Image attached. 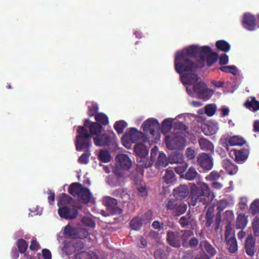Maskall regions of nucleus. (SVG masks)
<instances>
[{
  "instance_id": "nucleus-51",
  "label": "nucleus",
  "mask_w": 259,
  "mask_h": 259,
  "mask_svg": "<svg viewBox=\"0 0 259 259\" xmlns=\"http://www.w3.org/2000/svg\"><path fill=\"white\" fill-rule=\"evenodd\" d=\"M16 245L21 253H24L28 248L27 242L23 239H19L17 241Z\"/></svg>"
},
{
  "instance_id": "nucleus-7",
  "label": "nucleus",
  "mask_w": 259,
  "mask_h": 259,
  "mask_svg": "<svg viewBox=\"0 0 259 259\" xmlns=\"http://www.w3.org/2000/svg\"><path fill=\"white\" fill-rule=\"evenodd\" d=\"M115 137V134L112 131H108L94 138V144L100 147L109 146L113 142Z\"/></svg>"
},
{
  "instance_id": "nucleus-55",
  "label": "nucleus",
  "mask_w": 259,
  "mask_h": 259,
  "mask_svg": "<svg viewBox=\"0 0 259 259\" xmlns=\"http://www.w3.org/2000/svg\"><path fill=\"white\" fill-rule=\"evenodd\" d=\"M91 155V153L89 150L85 151L78 158V162L80 164H86L88 163L89 161V157Z\"/></svg>"
},
{
  "instance_id": "nucleus-32",
  "label": "nucleus",
  "mask_w": 259,
  "mask_h": 259,
  "mask_svg": "<svg viewBox=\"0 0 259 259\" xmlns=\"http://www.w3.org/2000/svg\"><path fill=\"white\" fill-rule=\"evenodd\" d=\"M223 202H224L223 201H220L219 205L217 206V209L219 211L216 214L215 218L214 220V223L213 225L214 230L216 231L219 230L221 222L222 217L221 212L225 208V206H222Z\"/></svg>"
},
{
  "instance_id": "nucleus-53",
  "label": "nucleus",
  "mask_w": 259,
  "mask_h": 259,
  "mask_svg": "<svg viewBox=\"0 0 259 259\" xmlns=\"http://www.w3.org/2000/svg\"><path fill=\"white\" fill-rule=\"evenodd\" d=\"M249 211L252 215L259 213V199L254 200L250 206Z\"/></svg>"
},
{
  "instance_id": "nucleus-20",
  "label": "nucleus",
  "mask_w": 259,
  "mask_h": 259,
  "mask_svg": "<svg viewBox=\"0 0 259 259\" xmlns=\"http://www.w3.org/2000/svg\"><path fill=\"white\" fill-rule=\"evenodd\" d=\"M195 71L196 70L192 72H185L186 73L181 75V79L184 84H192L198 80V75L194 73Z\"/></svg>"
},
{
  "instance_id": "nucleus-39",
  "label": "nucleus",
  "mask_w": 259,
  "mask_h": 259,
  "mask_svg": "<svg viewBox=\"0 0 259 259\" xmlns=\"http://www.w3.org/2000/svg\"><path fill=\"white\" fill-rule=\"evenodd\" d=\"M247 222V218L244 214H239L236 219V228L243 229L246 226Z\"/></svg>"
},
{
  "instance_id": "nucleus-2",
  "label": "nucleus",
  "mask_w": 259,
  "mask_h": 259,
  "mask_svg": "<svg viewBox=\"0 0 259 259\" xmlns=\"http://www.w3.org/2000/svg\"><path fill=\"white\" fill-rule=\"evenodd\" d=\"M210 193V189L207 184L201 182L193 184L190 189V204L193 206L198 204V207L202 205L205 209L213 199Z\"/></svg>"
},
{
  "instance_id": "nucleus-4",
  "label": "nucleus",
  "mask_w": 259,
  "mask_h": 259,
  "mask_svg": "<svg viewBox=\"0 0 259 259\" xmlns=\"http://www.w3.org/2000/svg\"><path fill=\"white\" fill-rule=\"evenodd\" d=\"M165 209L166 212L170 213L173 217H179L185 213L187 205L178 200L171 199L165 204Z\"/></svg>"
},
{
  "instance_id": "nucleus-18",
  "label": "nucleus",
  "mask_w": 259,
  "mask_h": 259,
  "mask_svg": "<svg viewBox=\"0 0 259 259\" xmlns=\"http://www.w3.org/2000/svg\"><path fill=\"white\" fill-rule=\"evenodd\" d=\"M255 239L251 234L246 238L245 242V249L246 254L250 256H253L256 251Z\"/></svg>"
},
{
  "instance_id": "nucleus-43",
  "label": "nucleus",
  "mask_w": 259,
  "mask_h": 259,
  "mask_svg": "<svg viewBox=\"0 0 259 259\" xmlns=\"http://www.w3.org/2000/svg\"><path fill=\"white\" fill-rule=\"evenodd\" d=\"M231 146H241L245 143V140L240 136H234L228 141Z\"/></svg>"
},
{
  "instance_id": "nucleus-21",
  "label": "nucleus",
  "mask_w": 259,
  "mask_h": 259,
  "mask_svg": "<svg viewBox=\"0 0 259 259\" xmlns=\"http://www.w3.org/2000/svg\"><path fill=\"white\" fill-rule=\"evenodd\" d=\"M116 160L118 161L120 168L125 170H128L132 165V161L130 158L124 154L117 155L116 157Z\"/></svg>"
},
{
  "instance_id": "nucleus-16",
  "label": "nucleus",
  "mask_w": 259,
  "mask_h": 259,
  "mask_svg": "<svg viewBox=\"0 0 259 259\" xmlns=\"http://www.w3.org/2000/svg\"><path fill=\"white\" fill-rule=\"evenodd\" d=\"M85 128L88 127L90 130L89 134L96 135L98 136L99 135L103 129V126L99 123L96 122H91L89 119L84 121L83 126Z\"/></svg>"
},
{
  "instance_id": "nucleus-6",
  "label": "nucleus",
  "mask_w": 259,
  "mask_h": 259,
  "mask_svg": "<svg viewBox=\"0 0 259 259\" xmlns=\"http://www.w3.org/2000/svg\"><path fill=\"white\" fill-rule=\"evenodd\" d=\"M64 234L66 236L73 239H84L88 235V232L84 228L73 227L68 225L64 228Z\"/></svg>"
},
{
  "instance_id": "nucleus-36",
  "label": "nucleus",
  "mask_w": 259,
  "mask_h": 259,
  "mask_svg": "<svg viewBox=\"0 0 259 259\" xmlns=\"http://www.w3.org/2000/svg\"><path fill=\"white\" fill-rule=\"evenodd\" d=\"M218 129L217 125L213 123L205 124L202 127L203 132L206 136L214 135L217 132Z\"/></svg>"
},
{
  "instance_id": "nucleus-24",
  "label": "nucleus",
  "mask_w": 259,
  "mask_h": 259,
  "mask_svg": "<svg viewBox=\"0 0 259 259\" xmlns=\"http://www.w3.org/2000/svg\"><path fill=\"white\" fill-rule=\"evenodd\" d=\"M198 57H199L200 59V67H202L204 66V62L206 57L211 53V49L208 46H204L202 47L198 46Z\"/></svg>"
},
{
  "instance_id": "nucleus-27",
  "label": "nucleus",
  "mask_w": 259,
  "mask_h": 259,
  "mask_svg": "<svg viewBox=\"0 0 259 259\" xmlns=\"http://www.w3.org/2000/svg\"><path fill=\"white\" fill-rule=\"evenodd\" d=\"M200 247L204 250V252L206 253V255H208L210 258L217 254V250L206 240L200 241Z\"/></svg>"
},
{
  "instance_id": "nucleus-37",
  "label": "nucleus",
  "mask_w": 259,
  "mask_h": 259,
  "mask_svg": "<svg viewBox=\"0 0 259 259\" xmlns=\"http://www.w3.org/2000/svg\"><path fill=\"white\" fill-rule=\"evenodd\" d=\"M134 151L137 155V157L146 156L148 153L147 147L143 144H136L134 146Z\"/></svg>"
},
{
  "instance_id": "nucleus-5",
  "label": "nucleus",
  "mask_w": 259,
  "mask_h": 259,
  "mask_svg": "<svg viewBox=\"0 0 259 259\" xmlns=\"http://www.w3.org/2000/svg\"><path fill=\"white\" fill-rule=\"evenodd\" d=\"M195 97L203 101H207L213 94V91L209 89L206 84L202 81L198 82L193 85Z\"/></svg>"
},
{
  "instance_id": "nucleus-23",
  "label": "nucleus",
  "mask_w": 259,
  "mask_h": 259,
  "mask_svg": "<svg viewBox=\"0 0 259 259\" xmlns=\"http://www.w3.org/2000/svg\"><path fill=\"white\" fill-rule=\"evenodd\" d=\"M114 197L119 198L122 200V202H127L130 200L131 197L125 188H119L114 190L112 193Z\"/></svg>"
},
{
  "instance_id": "nucleus-49",
  "label": "nucleus",
  "mask_w": 259,
  "mask_h": 259,
  "mask_svg": "<svg viewBox=\"0 0 259 259\" xmlns=\"http://www.w3.org/2000/svg\"><path fill=\"white\" fill-rule=\"evenodd\" d=\"M127 123L124 120L116 121L114 124V128L118 134H122L124 129L127 126Z\"/></svg>"
},
{
  "instance_id": "nucleus-29",
  "label": "nucleus",
  "mask_w": 259,
  "mask_h": 259,
  "mask_svg": "<svg viewBox=\"0 0 259 259\" xmlns=\"http://www.w3.org/2000/svg\"><path fill=\"white\" fill-rule=\"evenodd\" d=\"M169 162L168 158H167L166 155L163 152H159L155 166L156 168L160 169L166 167Z\"/></svg>"
},
{
  "instance_id": "nucleus-10",
  "label": "nucleus",
  "mask_w": 259,
  "mask_h": 259,
  "mask_svg": "<svg viewBox=\"0 0 259 259\" xmlns=\"http://www.w3.org/2000/svg\"><path fill=\"white\" fill-rule=\"evenodd\" d=\"M166 240L173 247L179 248L182 246V235H181L179 232L168 231Z\"/></svg>"
},
{
  "instance_id": "nucleus-64",
  "label": "nucleus",
  "mask_w": 259,
  "mask_h": 259,
  "mask_svg": "<svg viewBox=\"0 0 259 259\" xmlns=\"http://www.w3.org/2000/svg\"><path fill=\"white\" fill-rule=\"evenodd\" d=\"M74 259H91V256L88 252L82 251L77 253Z\"/></svg>"
},
{
  "instance_id": "nucleus-35",
  "label": "nucleus",
  "mask_w": 259,
  "mask_h": 259,
  "mask_svg": "<svg viewBox=\"0 0 259 259\" xmlns=\"http://www.w3.org/2000/svg\"><path fill=\"white\" fill-rule=\"evenodd\" d=\"M137 161L139 167L142 168H147L151 167L153 163L149 157L146 156L137 157Z\"/></svg>"
},
{
  "instance_id": "nucleus-26",
  "label": "nucleus",
  "mask_w": 259,
  "mask_h": 259,
  "mask_svg": "<svg viewBox=\"0 0 259 259\" xmlns=\"http://www.w3.org/2000/svg\"><path fill=\"white\" fill-rule=\"evenodd\" d=\"M174 195L177 198L182 200L186 198L189 193V190L187 186L180 185L174 190Z\"/></svg>"
},
{
  "instance_id": "nucleus-61",
  "label": "nucleus",
  "mask_w": 259,
  "mask_h": 259,
  "mask_svg": "<svg viewBox=\"0 0 259 259\" xmlns=\"http://www.w3.org/2000/svg\"><path fill=\"white\" fill-rule=\"evenodd\" d=\"M138 195L142 198H146L148 196V191L145 186H141L137 189Z\"/></svg>"
},
{
  "instance_id": "nucleus-48",
  "label": "nucleus",
  "mask_w": 259,
  "mask_h": 259,
  "mask_svg": "<svg viewBox=\"0 0 259 259\" xmlns=\"http://www.w3.org/2000/svg\"><path fill=\"white\" fill-rule=\"evenodd\" d=\"M154 257L155 259H167L168 254L165 250L158 248L154 252Z\"/></svg>"
},
{
  "instance_id": "nucleus-44",
  "label": "nucleus",
  "mask_w": 259,
  "mask_h": 259,
  "mask_svg": "<svg viewBox=\"0 0 259 259\" xmlns=\"http://www.w3.org/2000/svg\"><path fill=\"white\" fill-rule=\"evenodd\" d=\"M172 126V121L171 118H166L162 122L161 132L163 134L169 132Z\"/></svg>"
},
{
  "instance_id": "nucleus-45",
  "label": "nucleus",
  "mask_w": 259,
  "mask_h": 259,
  "mask_svg": "<svg viewBox=\"0 0 259 259\" xmlns=\"http://www.w3.org/2000/svg\"><path fill=\"white\" fill-rule=\"evenodd\" d=\"M215 46L219 50L225 53L229 52L231 48L230 44L224 40L217 41Z\"/></svg>"
},
{
  "instance_id": "nucleus-12",
  "label": "nucleus",
  "mask_w": 259,
  "mask_h": 259,
  "mask_svg": "<svg viewBox=\"0 0 259 259\" xmlns=\"http://www.w3.org/2000/svg\"><path fill=\"white\" fill-rule=\"evenodd\" d=\"M184 141V138L180 136L166 137L165 139L166 147L169 150L183 148Z\"/></svg>"
},
{
  "instance_id": "nucleus-41",
  "label": "nucleus",
  "mask_w": 259,
  "mask_h": 259,
  "mask_svg": "<svg viewBox=\"0 0 259 259\" xmlns=\"http://www.w3.org/2000/svg\"><path fill=\"white\" fill-rule=\"evenodd\" d=\"M193 223L196 224V221L191 218V217L189 216L188 214L182 217L179 221V223L182 228H188L189 224H191Z\"/></svg>"
},
{
  "instance_id": "nucleus-40",
  "label": "nucleus",
  "mask_w": 259,
  "mask_h": 259,
  "mask_svg": "<svg viewBox=\"0 0 259 259\" xmlns=\"http://www.w3.org/2000/svg\"><path fill=\"white\" fill-rule=\"evenodd\" d=\"M82 187V185L78 182L73 183L68 188V192L73 196H77Z\"/></svg>"
},
{
  "instance_id": "nucleus-60",
  "label": "nucleus",
  "mask_w": 259,
  "mask_h": 259,
  "mask_svg": "<svg viewBox=\"0 0 259 259\" xmlns=\"http://www.w3.org/2000/svg\"><path fill=\"white\" fill-rule=\"evenodd\" d=\"M88 109L89 116L92 117L97 114V112L98 111L99 108L97 104H92L91 106H89Z\"/></svg>"
},
{
  "instance_id": "nucleus-52",
  "label": "nucleus",
  "mask_w": 259,
  "mask_h": 259,
  "mask_svg": "<svg viewBox=\"0 0 259 259\" xmlns=\"http://www.w3.org/2000/svg\"><path fill=\"white\" fill-rule=\"evenodd\" d=\"M218 57V55L217 53L211 52L205 58L207 65L208 66H211L217 62Z\"/></svg>"
},
{
  "instance_id": "nucleus-33",
  "label": "nucleus",
  "mask_w": 259,
  "mask_h": 259,
  "mask_svg": "<svg viewBox=\"0 0 259 259\" xmlns=\"http://www.w3.org/2000/svg\"><path fill=\"white\" fill-rule=\"evenodd\" d=\"M143 224V220L139 216L134 217L129 223L130 227L134 231H139Z\"/></svg>"
},
{
  "instance_id": "nucleus-11",
  "label": "nucleus",
  "mask_w": 259,
  "mask_h": 259,
  "mask_svg": "<svg viewBox=\"0 0 259 259\" xmlns=\"http://www.w3.org/2000/svg\"><path fill=\"white\" fill-rule=\"evenodd\" d=\"M249 154V150L247 148H242L239 150L234 149L231 150L230 156L237 163H243L247 159Z\"/></svg>"
},
{
  "instance_id": "nucleus-47",
  "label": "nucleus",
  "mask_w": 259,
  "mask_h": 259,
  "mask_svg": "<svg viewBox=\"0 0 259 259\" xmlns=\"http://www.w3.org/2000/svg\"><path fill=\"white\" fill-rule=\"evenodd\" d=\"M199 176L196 169L193 166H191L185 174V179L189 181L194 180L197 176Z\"/></svg>"
},
{
  "instance_id": "nucleus-54",
  "label": "nucleus",
  "mask_w": 259,
  "mask_h": 259,
  "mask_svg": "<svg viewBox=\"0 0 259 259\" xmlns=\"http://www.w3.org/2000/svg\"><path fill=\"white\" fill-rule=\"evenodd\" d=\"M153 217V211L151 210H148L143 214L141 220H143L144 224H147L152 220Z\"/></svg>"
},
{
  "instance_id": "nucleus-31",
  "label": "nucleus",
  "mask_w": 259,
  "mask_h": 259,
  "mask_svg": "<svg viewBox=\"0 0 259 259\" xmlns=\"http://www.w3.org/2000/svg\"><path fill=\"white\" fill-rule=\"evenodd\" d=\"M168 161L170 163H182L184 161V155L178 151H173L168 155Z\"/></svg>"
},
{
  "instance_id": "nucleus-3",
  "label": "nucleus",
  "mask_w": 259,
  "mask_h": 259,
  "mask_svg": "<svg viewBox=\"0 0 259 259\" xmlns=\"http://www.w3.org/2000/svg\"><path fill=\"white\" fill-rule=\"evenodd\" d=\"M77 132L78 135L76 137L75 142L76 150L88 149L92 144L91 135L89 134L87 128L82 126H78Z\"/></svg>"
},
{
  "instance_id": "nucleus-59",
  "label": "nucleus",
  "mask_w": 259,
  "mask_h": 259,
  "mask_svg": "<svg viewBox=\"0 0 259 259\" xmlns=\"http://www.w3.org/2000/svg\"><path fill=\"white\" fill-rule=\"evenodd\" d=\"M124 170L121 169L119 167H115L113 169V173L116 176L117 179L123 178L124 176L125 172Z\"/></svg>"
},
{
  "instance_id": "nucleus-17",
  "label": "nucleus",
  "mask_w": 259,
  "mask_h": 259,
  "mask_svg": "<svg viewBox=\"0 0 259 259\" xmlns=\"http://www.w3.org/2000/svg\"><path fill=\"white\" fill-rule=\"evenodd\" d=\"M141 132L134 127L131 128L129 132H126L121 138L123 143L124 142L136 143L139 139Z\"/></svg>"
},
{
  "instance_id": "nucleus-63",
  "label": "nucleus",
  "mask_w": 259,
  "mask_h": 259,
  "mask_svg": "<svg viewBox=\"0 0 259 259\" xmlns=\"http://www.w3.org/2000/svg\"><path fill=\"white\" fill-rule=\"evenodd\" d=\"M107 183L112 187H118L121 185V183L118 180L115 181L114 178H111L109 176L107 178Z\"/></svg>"
},
{
  "instance_id": "nucleus-1",
  "label": "nucleus",
  "mask_w": 259,
  "mask_h": 259,
  "mask_svg": "<svg viewBox=\"0 0 259 259\" xmlns=\"http://www.w3.org/2000/svg\"><path fill=\"white\" fill-rule=\"evenodd\" d=\"M198 50V46L191 45L177 53L175 68L177 73L181 74L183 72H192L196 70L199 66L188 58L197 57Z\"/></svg>"
},
{
  "instance_id": "nucleus-22",
  "label": "nucleus",
  "mask_w": 259,
  "mask_h": 259,
  "mask_svg": "<svg viewBox=\"0 0 259 259\" xmlns=\"http://www.w3.org/2000/svg\"><path fill=\"white\" fill-rule=\"evenodd\" d=\"M225 240L227 241V248L231 253H235L238 249L237 240L234 236L229 238V233L226 231L225 232Z\"/></svg>"
},
{
  "instance_id": "nucleus-14",
  "label": "nucleus",
  "mask_w": 259,
  "mask_h": 259,
  "mask_svg": "<svg viewBox=\"0 0 259 259\" xmlns=\"http://www.w3.org/2000/svg\"><path fill=\"white\" fill-rule=\"evenodd\" d=\"M198 162L204 169L210 170L213 167L212 158L210 153H203L199 155Z\"/></svg>"
},
{
  "instance_id": "nucleus-30",
  "label": "nucleus",
  "mask_w": 259,
  "mask_h": 259,
  "mask_svg": "<svg viewBox=\"0 0 259 259\" xmlns=\"http://www.w3.org/2000/svg\"><path fill=\"white\" fill-rule=\"evenodd\" d=\"M214 205H209L208 207L205 215V227L207 228H210L213 222Z\"/></svg>"
},
{
  "instance_id": "nucleus-50",
  "label": "nucleus",
  "mask_w": 259,
  "mask_h": 259,
  "mask_svg": "<svg viewBox=\"0 0 259 259\" xmlns=\"http://www.w3.org/2000/svg\"><path fill=\"white\" fill-rule=\"evenodd\" d=\"M95 120L96 122L100 123L103 125H107L108 123L109 120L107 116L103 113H98L95 115Z\"/></svg>"
},
{
  "instance_id": "nucleus-38",
  "label": "nucleus",
  "mask_w": 259,
  "mask_h": 259,
  "mask_svg": "<svg viewBox=\"0 0 259 259\" xmlns=\"http://www.w3.org/2000/svg\"><path fill=\"white\" fill-rule=\"evenodd\" d=\"M198 143L200 148L204 151H210L211 152L214 149L213 144L206 139L200 138L198 141Z\"/></svg>"
},
{
  "instance_id": "nucleus-62",
  "label": "nucleus",
  "mask_w": 259,
  "mask_h": 259,
  "mask_svg": "<svg viewBox=\"0 0 259 259\" xmlns=\"http://www.w3.org/2000/svg\"><path fill=\"white\" fill-rule=\"evenodd\" d=\"M174 128L176 130L186 131L188 129V127L180 121H176L173 124Z\"/></svg>"
},
{
  "instance_id": "nucleus-13",
  "label": "nucleus",
  "mask_w": 259,
  "mask_h": 259,
  "mask_svg": "<svg viewBox=\"0 0 259 259\" xmlns=\"http://www.w3.org/2000/svg\"><path fill=\"white\" fill-rule=\"evenodd\" d=\"M58 212L61 218L66 220H73L76 218L78 215V210L73 206H65L60 207Z\"/></svg>"
},
{
  "instance_id": "nucleus-8",
  "label": "nucleus",
  "mask_w": 259,
  "mask_h": 259,
  "mask_svg": "<svg viewBox=\"0 0 259 259\" xmlns=\"http://www.w3.org/2000/svg\"><path fill=\"white\" fill-rule=\"evenodd\" d=\"M182 233V246L184 248H195L199 244V240L195 237H193L188 241V238L193 235V232L187 230L181 231Z\"/></svg>"
},
{
  "instance_id": "nucleus-57",
  "label": "nucleus",
  "mask_w": 259,
  "mask_h": 259,
  "mask_svg": "<svg viewBox=\"0 0 259 259\" xmlns=\"http://www.w3.org/2000/svg\"><path fill=\"white\" fill-rule=\"evenodd\" d=\"M216 106L214 104H208L205 107V113L208 116H212L216 111Z\"/></svg>"
},
{
  "instance_id": "nucleus-9",
  "label": "nucleus",
  "mask_w": 259,
  "mask_h": 259,
  "mask_svg": "<svg viewBox=\"0 0 259 259\" xmlns=\"http://www.w3.org/2000/svg\"><path fill=\"white\" fill-rule=\"evenodd\" d=\"M142 128L144 133L154 136L159 131L160 124L157 119L151 118L143 122Z\"/></svg>"
},
{
  "instance_id": "nucleus-15",
  "label": "nucleus",
  "mask_w": 259,
  "mask_h": 259,
  "mask_svg": "<svg viewBox=\"0 0 259 259\" xmlns=\"http://www.w3.org/2000/svg\"><path fill=\"white\" fill-rule=\"evenodd\" d=\"M242 22L243 27L250 31L254 30L257 28L255 16L249 13L244 14Z\"/></svg>"
},
{
  "instance_id": "nucleus-19",
  "label": "nucleus",
  "mask_w": 259,
  "mask_h": 259,
  "mask_svg": "<svg viewBox=\"0 0 259 259\" xmlns=\"http://www.w3.org/2000/svg\"><path fill=\"white\" fill-rule=\"evenodd\" d=\"M103 203L108 208L114 209V213L118 214L122 213V209L117 206L118 202L116 199L110 196L105 197L103 198Z\"/></svg>"
},
{
  "instance_id": "nucleus-28",
  "label": "nucleus",
  "mask_w": 259,
  "mask_h": 259,
  "mask_svg": "<svg viewBox=\"0 0 259 259\" xmlns=\"http://www.w3.org/2000/svg\"><path fill=\"white\" fill-rule=\"evenodd\" d=\"M92 196V194L90 190L87 187H83L77 196L80 202L88 203L91 200Z\"/></svg>"
},
{
  "instance_id": "nucleus-25",
  "label": "nucleus",
  "mask_w": 259,
  "mask_h": 259,
  "mask_svg": "<svg viewBox=\"0 0 259 259\" xmlns=\"http://www.w3.org/2000/svg\"><path fill=\"white\" fill-rule=\"evenodd\" d=\"M222 166L230 175H235L238 171V166L229 159H225L223 160Z\"/></svg>"
},
{
  "instance_id": "nucleus-46",
  "label": "nucleus",
  "mask_w": 259,
  "mask_h": 259,
  "mask_svg": "<svg viewBox=\"0 0 259 259\" xmlns=\"http://www.w3.org/2000/svg\"><path fill=\"white\" fill-rule=\"evenodd\" d=\"M244 105L247 108H252L254 112L259 110V102L256 100L254 97L252 98L251 101L247 100Z\"/></svg>"
},
{
  "instance_id": "nucleus-34",
  "label": "nucleus",
  "mask_w": 259,
  "mask_h": 259,
  "mask_svg": "<svg viewBox=\"0 0 259 259\" xmlns=\"http://www.w3.org/2000/svg\"><path fill=\"white\" fill-rule=\"evenodd\" d=\"M162 179L166 184H172L177 181V177L174 171L168 168L165 170V174L163 176Z\"/></svg>"
},
{
  "instance_id": "nucleus-56",
  "label": "nucleus",
  "mask_w": 259,
  "mask_h": 259,
  "mask_svg": "<svg viewBox=\"0 0 259 259\" xmlns=\"http://www.w3.org/2000/svg\"><path fill=\"white\" fill-rule=\"evenodd\" d=\"M252 227L254 236L259 237V218L256 217L252 223Z\"/></svg>"
},
{
  "instance_id": "nucleus-58",
  "label": "nucleus",
  "mask_w": 259,
  "mask_h": 259,
  "mask_svg": "<svg viewBox=\"0 0 259 259\" xmlns=\"http://www.w3.org/2000/svg\"><path fill=\"white\" fill-rule=\"evenodd\" d=\"M81 222L85 226L94 228L96 226L95 222L89 217H84L81 219Z\"/></svg>"
},
{
  "instance_id": "nucleus-42",
  "label": "nucleus",
  "mask_w": 259,
  "mask_h": 259,
  "mask_svg": "<svg viewBox=\"0 0 259 259\" xmlns=\"http://www.w3.org/2000/svg\"><path fill=\"white\" fill-rule=\"evenodd\" d=\"M98 159L102 162L107 163L110 161L111 156L109 152L107 150H100L99 152Z\"/></svg>"
}]
</instances>
